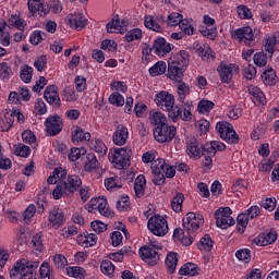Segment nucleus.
Listing matches in <instances>:
<instances>
[{"label":"nucleus","mask_w":279,"mask_h":279,"mask_svg":"<svg viewBox=\"0 0 279 279\" xmlns=\"http://www.w3.org/2000/svg\"><path fill=\"white\" fill-rule=\"evenodd\" d=\"M162 250V244L156 241H150L149 244H146L142 246L138 251L140 258L146 265H157L158 260H160V255H158V252Z\"/></svg>","instance_id":"1"},{"label":"nucleus","mask_w":279,"mask_h":279,"mask_svg":"<svg viewBox=\"0 0 279 279\" xmlns=\"http://www.w3.org/2000/svg\"><path fill=\"white\" fill-rule=\"evenodd\" d=\"M130 158H132L131 147L114 148L109 151V160L116 169H125V167H130Z\"/></svg>","instance_id":"2"},{"label":"nucleus","mask_w":279,"mask_h":279,"mask_svg":"<svg viewBox=\"0 0 279 279\" xmlns=\"http://www.w3.org/2000/svg\"><path fill=\"white\" fill-rule=\"evenodd\" d=\"M85 210L87 213H95L98 210L102 217H112V210L108 206V199L105 196L92 198L86 205Z\"/></svg>","instance_id":"3"},{"label":"nucleus","mask_w":279,"mask_h":279,"mask_svg":"<svg viewBox=\"0 0 279 279\" xmlns=\"http://www.w3.org/2000/svg\"><path fill=\"white\" fill-rule=\"evenodd\" d=\"M216 131L218 132L220 138L229 143L230 145H234L239 143V135L236 131H234V126L231 123L226 121H220L216 124Z\"/></svg>","instance_id":"4"},{"label":"nucleus","mask_w":279,"mask_h":279,"mask_svg":"<svg viewBox=\"0 0 279 279\" xmlns=\"http://www.w3.org/2000/svg\"><path fill=\"white\" fill-rule=\"evenodd\" d=\"M147 228L155 236H165L169 232V222L162 216H153L147 222Z\"/></svg>","instance_id":"5"},{"label":"nucleus","mask_w":279,"mask_h":279,"mask_svg":"<svg viewBox=\"0 0 279 279\" xmlns=\"http://www.w3.org/2000/svg\"><path fill=\"white\" fill-rule=\"evenodd\" d=\"M215 219L217 228L226 230L230 226H234L236 221L232 217V209L230 207H220L215 211Z\"/></svg>","instance_id":"6"},{"label":"nucleus","mask_w":279,"mask_h":279,"mask_svg":"<svg viewBox=\"0 0 279 279\" xmlns=\"http://www.w3.org/2000/svg\"><path fill=\"white\" fill-rule=\"evenodd\" d=\"M178 129L174 125H159L154 130V136L157 143H171L175 138Z\"/></svg>","instance_id":"7"},{"label":"nucleus","mask_w":279,"mask_h":279,"mask_svg":"<svg viewBox=\"0 0 279 279\" xmlns=\"http://www.w3.org/2000/svg\"><path fill=\"white\" fill-rule=\"evenodd\" d=\"M155 104L160 110L163 112H171L173 111V106H175V96L173 94L161 90L155 96Z\"/></svg>","instance_id":"8"},{"label":"nucleus","mask_w":279,"mask_h":279,"mask_svg":"<svg viewBox=\"0 0 279 279\" xmlns=\"http://www.w3.org/2000/svg\"><path fill=\"white\" fill-rule=\"evenodd\" d=\"M217 72L222 84H230L234 73H239V65L221 62L217 68Z\"/></svg>","instance_id":"9"},{"label":"nucleus","mask_w":279,"mask_h":279,"mask_svg":"<svg viewBox=\"0 0 279 279\" xmlns=\"http://www.w3.org/2000/svg\"><path fill=\"white\" fill-rule=\"evenodd\" d=\"M173 123L181 119L182 121H191L193 119V101H185L181 109H174L169 113Z\"/></svg>","instance_id":"10"},{"label":"nucleus","mask_w":279,"mask_h":279,"mask_svg":"<svg viewBox=\"0 0 279 279\" xmlns=\"http://www.w3.org/2000/svg\"><path fill=\"white\" fill-rule=\"evenodd\" d=\"M204 225V216L195 214L193 211L187 213L183 217V228L189 232H195L199 226Z\"/></svg>","instance_id":"11"},{"label":"nucleus","mask_w":279,"mask_h":279,"mask_svg":"<svg viewBox=\"0 0 279 279\" xmlns=\"http://www.w3.org/2000/svg\"><path fill=\"white\" fill-rule=\"evenodd\" d=\"M167 162L162 158L155 159L151 162V171H153V183L156 184V186H160V184H165V174H162V171L166 167Z\"/></svg>","instance_id":"12"},{"label":"nucleus","mask_w":279,"mask_h":279,"mask_svg":"<svg viewBox=\"0 0 279 279\" xmlns=\"http://www.w3.org/2000/svg\"><path fill=\"white\" fill-rule=\"evenodd\" d=\"M231 36L234 40H239V43H244V45L250 46L254 43V31H252V27L250 26H244L233 31Z\"/></svg>","instance_id":"13"},{"label":"nucleus","mask_w":279,"mask_h":279,"mask_svg":"<svg viewBox=\"0 0 279 279\" xmlns=\"http://www.w3.org/2000/svg\"><path fill=\"white\" fill-rule=\"evenodd\" d=\"M64 223V211L58 206L52 207L48 214L49 228H60Z\"/></svg>","instance_id":"14"},{"label":"nucleus","mask_w":279,"mask_h":279,"mask_svg":"<svg viewBox=\"0 0 279 279\" xmlns=\"http://www.w3.org/2000/svg\"><path fill=\"white\" fill-rule=\"evenodd\" d=\"M186 154L189 158L194 160H199L204 155V146L197 142L195 138H190L186 141Z\"/></svg>","instance_id":"15"},{"label":"nucleus","mask_w":279,"mask_h":279,"mask_svg":"<svg viewBox=\"0 0 279 279\" xmlns=\"http://www.w3.org/2000/svg\"><path fill=\"white\" fill-rule=\"evenodd\" d=\"M128 138H130L128 126L123 124L118 125L112 134V143L118 147H123L128 143Z\"/></svg>","instance_id":"16"},{"label":"nucleus","mask_w":279,"mask_h":279,"mask_svg":"<svg viewBox=\"0 0 279 279\" xmlns=\"http://www.w3.org/2000/svg\"><path fill=\"white\" fill-rule=\"evenodd\" d=\"M45 125L47 134H49V136H56L62 132V118L59 116L49 117Z\"/></svg>","instance_id":"17"},{"label":"nucleus","mask_w":279,"mask_h":279,"mask_svg":"<svg viewBox=\"0 0 279 279\" xmlns=\"http://www.w3.org/2000/svg\"><path fill=\"white\" fill-rule=\"evenodd\" d=\"M28 11L31 16H47L49 14V8L45 4V0H28L27 2Z\"/></svg>","instance_id":"18"},{"label":"nucleus","mask_w":279,"mask_h":279,"mask_svg":"<svg viewBox=\"0 0 279 279\" xmlns=\"http://www.w3.org/2000/svg\"><path fill=\"white\" fill-rule=\"evenodd\" d=\"M68 25H70L71 29H76L81 32L86 27L88 20L82 13H73L66 16Z\"/></svg>","instance_id":"19"},{"label":"nucleus","mask_w":279,"mask_h":279,"mask_svg":"<svg viewBox=\"0 0 279 279\" xmlns=\"http://www.w3.org/2000/svg\"><path fill=\"white\" fill-rule=\"evenodd\" d=\"M171 49H173V45L167 43V39L163 37L155 39L154 50L156 56H159V58H165L167 53H170Z\"/></svg>","instance_id":"20"},{"label":"nucleus","mask_w":279,"mask_h":279,"mask_svg":"<svg viewBox=\"0 0 279 279\" xmlns=\"http://www.w3.org/2000/svg\"><path fill=\"white\" fill-rule=\"evenodd\" d=\"M185 71L186 68L175 65V63H171L170 61H168V77L169 80H172V82H182Z\"/></svg>","instance_id":"21"},{"label":"nucleus","mask_w":279,"mask_h":279,"mask_svg":"<svg viewBox=\"0 0 279 279\" xmlns=\"http://www.w3.org/2000/svg\"><path fill=\"white\" fill-rule=\"evenodd\" d=\"M169 62L175 64L177 66L186 69L189 66V62H191V56L185 50H180L179 52L172 54Z\"/></svg>","instance_id":"22"},{"label":"nucleus","mask_w":279,"mask_h":279,"mask_svg":"<svg viewBox=\"0 0 279 279\" xmlns=\"http://www.w3.org/2000/svg\"><path fill=\"white\" fill-rule=\"evenodd\" d=\"M277 240L278 233L276 232L260 233L254 239V244L258 245L259 247H265L266 245H271V243H276Z\"/></svg>","instance_id":"23"},{"label":"nucleus","mask_w":279,"mask_h":279,"mask_svg":"<svg viewBox=\"0 0 279 279\" xmlns=\"http://www.w3.org/2000/svg\"><path fill=\"white\" fill-rule=\"evenodd\" d=\"M76 241L81 247H94L97 245L98 238L95 233L84 232L77 235Z\"/></svg>","instance_id":"24"},{"label":"nucleus","mask_w":279,"mask_h":279,"mask_svg":"<svg viewBox=\"0 0 279 279\" xmlns=\"http://www.w3.org/2000/svg\"><path fill=\"white\" fill-rule=\"evenodd\" d=\"M7 23L9 29H19L20 32H23V29L27 27V22L19 14L10 15Z\"/></svg>","instance_id":"25"},{"label":"nucleus","mask_w":279,"mask_h":279,"mask_svg":"<svg viewBox=\"0 0 279 279\" xmlns=\"http://www.w3.org/2000/svg\"><path fill=\"white\" fill-rule=\"evenodd\" d=\"M279 43V33H274L271 35L266 36L264 41V50L271 58L274 56V50L276 49V45Z\"/></svg>","instance_id":"26"},{"label":"nucleus","mask_w":279,"mask_h":279,"mask_svg":"<svg viewBox=\"0 0 279 279\" xmlns=\"http://www.w3.org/2000/svg\"><path fill=\"white\" fill-rule=\"evenodd\" d=\"M101 163H99V160L97 159V156L93 153H88L85 157L84 161V170L88 173L95 172L97 169H99Z\"/></svg>","instance_id":"27"},{"label":"nucleus","mask_w":279,"mask_h":279,"mask_svg":"<svg viewBox=\"0 0 279 279\" xmlns=\"http://www.w3.org/2000/svg\"><path fill=\"white\" fill-rule=\"evenodd\" d=\"M107 32L109 34H125V32H128V27H125V22H121L119 19H116L107 24Z\"/></svg>","instance_id":"28"},{"label":"nucleus","mask_w":279,"mask_h":279,"mask_svg":"<svg viewBox=\"0 0 279 279\" xmlns=\"http://www.w3.org/2000/svg\"><path fill=\"white\" fill-rule=\"evenodd\" d=\"M66 180V170L63 168H56L52 174L48 178V184H64Z\"/></svg>","instance_id":"29"},{"label":"nucleus","mask_w":279,"mask_h":279,"mask_svg":"<svg viewBox=\"0 0 279 279\" xmlns=\"http://www.w3.org/2000/svg\"><path fill=\"white\" fill-rule=\"evenodd\" d=\"M44 97L48 104H60V95L56 85H49L44 93Z\"/></svg>","instance_id":"30"},{"label":"nucleus","mask_w":279,"mask_h":279,"mask_svg":"<svg viewBox=\"0 0 279 279\" xmlns=\"http://www.w3.org/2000/svg\"><path fill=\"white\" fill-rule=\"evenodd\" d=\"M248 93L252 96L254 104H260L262 106H265V104H267L265 94L263 93V90H260V88L251 85L248 86Z\"/></svg>","instance_id":"31"},{"label":"nucleus","mask_w":279,"mask_h":279,"mask_svg":"<svg viewBox=\"0 0 279 279\" xmlns=\"http://www.w3.org/2000/svg\"><path fill=\"white\" fill-rule=\"evenodd\" d=\"M173 239L174 241L182 243V245H185V246L193 244V238L191 236V233L187 232V234L185 235L184 230L180 228L174 229Z\"/></svg>","instance_id":"32"},{"label":"nucleus","mask_w":279,"mask_h":279,"mask_svg":"<svg viewBox=\"0 0 279 279\" xmlns=\"http://www.w3.org/2000/svg\"><path fill=\"white\" fill-rule=\"evenodd\" d=\"M177 94L180 104H184V101H186V97L191 95V85L180 81L177 85Z\"/></svg>","instance_id":"33"},{"label":"nucleus","mask_w":279,"mask_h":279,"mask_svg":"<svg viewBox=\"0 0 279 279\" xmlns=\"http://www.w3.org/2000/svg\"><path fill=\"white\" fill-rule=\"evenodd\" d=\"M149 121L151 125H156V128H160V125H167V116L161 111L153 110L149 113Z\"/></svg>","instance_id":"34"},{"label":"nucleus","mask_w":279,"mask_h":279,"mask_svg":"<svg viewBox=\"0 0 279 279\" xmlns=\"http://www.w3.org/2000/svg\"><path fill=\"white\" fill-rule=\"evenodd\" d=\"M213 238L209 234H205L197 243V247L202 254H208L213 250Z\"/></svg>","instance_id":"35"},{"label":"nucleus","mask_w":279,"mask_h":279,"mask_svg":"<svg viewBox=\"0 0 279 279\" xmlns=\"http://www.w3.org/2000/svg\"><path fill=\"white\" fill-rule=\"evenodd\" d=\"M65 186L70 193H75L82 186V179L77 174H70L66 179Z\"/></svg>","instance_id":"36"},{"label":"nucleus","mask_w":279,"mask_h":279,"mask_svg":"<svg viewBox=\"0 0 279 279\" xmlns=\"http://www.w3.org/2000/svg\"><path fill=\"white\" fill-rule=\"evenodd\" d=\"M123 186V183L121 182V178L118 175L109 177L105 179V187L107 191L114 192L119 191Z\"/></svg>","instance_id":"37"},{"label":"nucleus","mask_w":279,"mask_h":279,"mask_svg":"<svg viewBox=\"0 0 279 279\" xmlns=\"http://www.w3.org/2000/svg\"><path fill=\"white\" fill-rule=\"evenodd\" d=\"M178 267V253L170 252L166 256V268L168 274H174Z\"/></svg>","instance_id":"38"},{"label":"nucleus","mask_w":279,"mask_h":279,"mask_svg":"<svg viewBox=\"0 0 279 279\" xmlns=\"http://www.w3.org/2000/svg\"><path fill=\"white\" fill-rule=\"evenodd\" d=\"M145 186H147V180L145 179V175L140 174L134 182L136 197H143V195H145Z\"/></svg>","instance_id":"39"},{"label":"nucleus","mask_w":279,"mask_h":279,"mask_svg":"<svg viewBox=\"0 0 279 279\" xmlns=\"http://www.w3.org/2000/svg\"><path fill=\"white\" fill-rule=\"evenodd\" d=\"M90 149L98 154V156H106L108 154V146L101 140H92Z\"/></svg>","instance_id":"40"},{"label":"nucleus","mask_w":279,"mask_h":279,"mask_svg":"<svg viewBox=\"0 0 279 279\" xmlns=\"http://www.w3.org/2000/svg\"><path fill=\"white\" fill-rule=\"evenodd\" d=\"M89 140H90V134L82 130V128H76L72 132V141L74 143H84V142H88Z\"/></svg>","instance_id":"41"},{"label":"nucleus","mask_w":279,"mask_h":279,"mask_svg":"<svg viewBox=\"0 0 279 279\" xmlns=\"http://www.w3.org/2000/svg\"><path fill=\"white\" fill-rule=\"evenodd\" d=\"M66 274L70 278L84 279L86 278V269L80 266H69Z\"/></svg>","instance_id":"42"},{"label":"nucleus","mask_w":279,"mask_h":279,"mask_svg":"<svg viewBox=\"0 0 279 279\" xmlns=\"http://www.w3.org/2000/svg\"><path fill=\"white\" fill-rule=\"evenodd\" d=\"M180 276H197L199 274V269L197 265L194 263H186L179 270Z\"/></svg>","instance_id":"43"},{"label":"nucleus","mask_w":279,"mask_h":279,"mask_svg":"<svg viewBox=\"0 0 279 279\" xmlns=\"http://www.w3.org/2000/svg\"><path fill=\"white\" fill-rule=\"evenodd\" d=\"M166 71L167 63L165 61H158L149 68V75H151V77H158V75H165Z\"/></svg>","instance_id":"44"},{"label":"nucleus","mask_w":279,"mask_h":279,"mask_svg":"<svg viewBox=\"0 0 279 279\" xmlns=\"http://www.w3.org/2000/svg\"><path fill=\"white\" fill-rule=\"evenodd\" d=\"M262 80L266 86H274L277 82L276 71L274 69L268 68L266 71H264L262 75Z\"/></svg>","instance_id":"45"},{"label":"nucleus","mask_w":279,"mask_h":279,"mask_svg":"<svg viewBox=\"0 0 279 279\" xmlns=\"http://www.w3.org/2000/svg\"><path fill=\"white\" fill-rule=\"evenodd\" d=\"M14 125V116L7 113L0 116V132H8Z\"/></svg>","instance_id":"46"},{"label":"nucleus","mask_w":279,"mask_h":279,"mask_svg":"<svg viewBox=\"0 0 279 279\" xmlns=\"http://www.w3.org/2000/svg\"><path fill=\"white\" fill-rule=\"evenodd\" d=\"M144 25L147 29H151L153 32L160 33L162 32V27H160V24L156 20V17L151 15H146L144 19Z\"/></svg>","instance_id":"47"},{"label":"nucleus","mask_w":279,"mask_h":279,"mask_svg":"<svg viewBox=\"0 0 279 279\" xmlns=\"http://www.w3.org/2000/svg\"><path fill=\"white\" fill-rule=\"evenodd\" d=\"M205 149L209 151L210 156H216L217 151H223V149H226V144L219 141H211L209 144H207Z\"/></svg>","instance_id":"48"},{"label":"nucleus","mask_w":279,"mask_h":279,"mask_svg":"<svg viewBox=\"0 0 279 279\" xmlns=\"http://www.w3.org/2000/svg\"><path fill=\"white\" fill-rule=\"evenodd\" d=\"M34 75V68L25 64L22 65L21 72H20V77L24 84H29L32 82V77Z\"/></svg>","instance_id":"49"},{"label":"nucleus","mask_w":279,"mask_h":279,"mask_svg":"<svg viewBox=\"0 0 279 279\" xmlns=\"http://www.w3.org/2000/svg\"><path fill=\"white\" fill-rule=\"evenodd\" d=\"M213 108H215V102L202 99L201 101H198L197 112H199L201 114H208L210 110H213Z\"/></svg>","instance_id":"50"},{"label":"nucleus","mask_w":279,"mask_h":279,"mask_svg":"<svg viewBox=\"0 0 279 279\" xmlns=\"http://www.w3.org/2000/svg\"><path fill=\"white\" fill-rule=\"evenodd\" d=\"M86 154V148L84 147H73L71 148L68 158L71 162H77V160H80V158H82V156H85Z\"/></svg>","instance_id":"51"},{"label":"nucleus","mask_w":279,"mask_h":279,"mask_svg":"<svg viewBox=\"0 0 279 279\" xmlns=\"http://www.w3.org/2000/svg\"><path fill=\"white\" fill-rule=\"evenodd\" d=\"M47 38V35L43 31H34L29 35V43L31 45H34L35 47L40 45Z\"/></svg>","instance_id":"52"},{"label":"nucleus","mask_w":279,"mask_h":279,"mask_svg":"<svg viewBox=\"0 0 279 279\" xmlns=\"http://www.w3.org/2000/svg\"><path fill=\"white\" fill-rule=\"evenodd\" d=\"M100 270L105 276L112 278L114 276V264L108 259H105L100 264Z\"/></svg>","instance_id":"53"},{"label":"nucleus","mask_w":279,"mask_h":279,"mask_svg":"<svg viewBox=\"0 0 279 279\" xmlns=\"http://www.w3.org/2000/svg\"><path fill=\"white\" fill-rule=\"evenodd\" d=\"M109 104H111V106H116V108H121L123 106H125V98L123 97V95L113 92L110 96H109Z\"/></svg>","instance_id":"54"},{"label":"nucleus","mask_w":279,"mask_h":279,"mask_svg":"<svg viewBox=\"0 0 279 279\" xmlns=\"http://www.w3.org/2000/svg\"><path fill=\"white\" fill-rule=\"evenodd\" d=\"M124 38L126 43H134V40H141L143 38V31L141 28H133L126 32Z\"/></svg>","instance_id":"55"},{"label":"nucleus","mask_w":279,"mask_h":279,"mask_svg":"<svg viewBox=\"0 0 279 279\" xmlns=\"http://www.w3.org/2000/svg\"><path fill=\"white\" fill-rule=\"evenodd\" d=\"M182 204H184V194L177 193L175 196L172 198L171 208L174 213L182 211Z\"/></svg>","instance_id":"56"},{"label":"nucleus","mask_w":279,"mask_h":279,"mask_svg":"<svg viewBox=\"0 0 279 279\" xmlns=\"http://www.w3.org/2000/svg\"><path fill=\"white\" fill-rule=\"evenodd\" d=\"M32 154V149L29 146H26L24 144H17L14 146V155L20 156L21 158H29Z\"/></svg>","instance_id":"57"},{"label":"nucleus","mask_w":279,"mask_h":279,"mask_svg":"<svg viewBox=\"0 0 279 279\" xmlns=\"http://www.w3.org/2000/svg\"><path fill=\"white\" fill-rule=\"evenodd\" d=\"M247 223H250V218L247 217V214H240L236 218L238 232L243 234L245 232V228H247Z\"/></svg>","instance_id":"58"},{"label":"nucleus","mask_w":279,"mask_h":279,"mask_svg":"<svg viewBox=\"0 0 279 279\" xmlns=\"http://www.w3.org/2000/svg\"><path fill=\"white\" fill-rule=\"evenodd\" d=\"M235 257L241 263L247 264L252 260V251L250 248H242L235 252Z\"/></svg>","instance_id":"59"},{"label":"nucleus","mask_w":279,"mask_h":279,"mask_svg":"<svg viewBox=\"0 0 279 279\" xmlns=\"http://www.w3.org/2000/svg\"><path fill=\"white\" fill-rule=\"evenodd\" d=\"M196 53L202 58V60H215V56H213V49L208 46H201Z\"/></svg>","instance_id":"60"},{"label":"nucleus","mask_w":279,"mask_h":279,"mask_svg":"<svg viewBox=\"0 0 279 279\" xmlns=\"http://www.w3.org/2000/svg\"><path fill=\"white\" fill-rule=\"evenodd\" d=\"M39 276L41 279H53L51 274V265L48 262H44L39 267Z\"/></svg>","instance_id":"61"},{"label":"nucleus","mask_w":279,"mask_h":279,"mask_svg":"<svg viewBox=\"0 0 279 279\" xmlns=\"http://www.w3.org/2000/svg\"><path fill=\"white\" fill-rule=\"evenodd\" d=\"M179 27L183 32V34H186L187 36H193V34H195V28L193 27V25H191V21L189 20L182 19Z\"/></svg>","instance_id":"62"},{"label":"nucleus","mask_w":279,"mask_h":279,"mask_svg":"<svg viewBox=\"0 0 279 279\" xmlns=\"http://www.w3.org/2000/svg\"><path fill=\"white\" fill-rule=\"evenodd\" d=\"M66 183H58L52 191L53 199H62V196L66 193Z\"/></svg>","instance_id":"63"},{"label":"nucleus","mask_w":279,"mask_h":279,"mask_svg":"<svg viewBox=\"0 0 279 279\" xmlns=\"http://www.w3.org/2000/svg\"><path fill=\"white\" fill-rule=\"evenodd\" d=\"M238 16L243 20L252 19V10L245 4H240L236 8Z\"/></svg>","instance_id":"64"}]
</instances>
